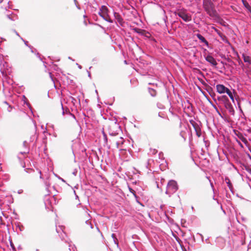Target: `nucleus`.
Returning a JSON list of instances; mask_svg holds the SVG:
<instances>
[{
  "instance_id": "15",
  "label": "nucleus",
  "mask_w": 251,
  "mask_h": 251,
  "mask_svg": "<svg viewBox=\"0 0 251 251\" xmlns=\"http://www.w3.org/2000/svg\"><path fill=\"white\" fill-rule=\"evenodd\" d=\"M238 137L244 143H247V140L246 138L245 137H244V136L242 134H239L238 135Z\"/></svg>"
},
{
  "instance_id": "19",
  "label": "nucleus",
  "mask_w": 251,
  "mask_h": 251,
  "mask_svg": "<svg viewBox=\"0 0 251 251\" xmlns=\"http://www.w3.org/2000/svg\"><path fill=\"white\" fill-rule=\"evenodd\" d=\"M129 190H130V192H131L134 196H135V192L134 190L129 188Z\"/></svg>"
},
{
  "instance_id": "27",
  "label": "nucleus",
  "mask_w": 251,
  "mask_h": 251,
  "mask_svg": "<svg viewBox=\"0 0 251 251\" xmlns=\"http://www.w3.org/2000/svg\"><path fill=\"white\" fill-rule=\"evenodd\" d=\"M206 181L207 182H208V180L207 178H206Z\"/></svg>"
},
{
  "instance_id": "9",
  "label": "nucleus",
  "mask_w": 251,
  "mask_h": 251,
  "mask_svg": "<svg viewBox=\"0 0 251 251\" xmlns=\"http://www.w3.org/2000/svg\"><path fill=\"white\" fill-rule=\"evenodd\" d=\"M206 60L213 66H215L217 64L215 59L211 55L207 56Z\"/></svg>"
},
{
  "instance_id": "26",
  "label": "nucleus",
  "mask_w": 251,
  "mask_h": 251,
  "mask_svg": "<svg viewBox=\"0 0 251 251\" xmlns=\"http://www.w3.org/2000/svg\"><path fill=\"white\" fill-rule=\"evenodd\" d=\"M217 99H218V100H220V97H217Z\"/></svg>"
},
{
  "instance_id": "10",
  "label": "nucleus",
  "mask_w": 251,
  "mask_h": 251,
  "mask_svg": "<svg viewBox=\"0 0 251 251\" xmlns=\"http://www.w3.org/2000/svg\"><path fill=\"white\" fill-rule=\"evenodd\" d=\"M114 17L116 19V20L117 21L118 23H119L120 24L122 25V24L123 23V19L122 18L120 14L118 13L115 12L114 14Z\"/></svg>"
},
{
  "instance_id": "25",
  "label": "nucleus",
  "mask_w": 251,
  "mask_h": 251,
  "mask_svg": "<svg viewBox=\"0 0 251 251\" xmlns=\"http://www.w3.org/2000/svg\"><path fill=\"white\" fill-rule=\"evenodd\" d=\"M11 247L13 249H15L14 247V245H11Z\"/></svg>"
},
{
  "instance_id": "14",
  "label": "nucleus",
  "mask_w": 251,
  "mask_h": 251,
  "mask_svg": "<svg viewBox=\"0 0 251 251\" xmlns=\"http://www.w3.org/2000/svg\"><path fill=\"white\" fill-rule=\"evenodd\" d=\"M124 141L123 138L122 137H120L119 138V140L116 141V144L117 145V147L118 148L120 145L123 144L124 143Z\"/></svg>"
},
{
  "instance_id": "4",
  "label": "nucleus",
  "mask_w": 251,
  "mask_h": 251,
  "mask_svg": "<svg viewBox=\"0 0 251 251\" xmlns=\"http://www.w3.org/2000/svg\"><path fill=\"white\" fill-rule=\"evenodd\" d=\"M108 9L106 6L103 5L100 9V12H99L100 15L105 20L110 23H112V20H111L108 14Z\"/></svg>"
},
{
  "instance_id": "24",
  "label": "nucleus",
  "mask_w": 251,
  "mask_h": 251,
  "mask_svg": "<svg viewBox=\"0 0 251 251\" xmlns=\"http://www.w3.org/2000/svg\"><path fill=\"white\" fill-rule=\"evenodd\" d=\"M238 143H239V144L241 147H243V146H242V144H241L240 142H238Z\"/></svg>"
},
{
  "instance_id": "12",
  "label": "nucleus",
  "mask_w": 251,
  "mask_h": 251,
  "mask_svg": "<svg viewBox=\"0 0 251 251\" xmlns=\"http://www.w3.org/2000/svg\"><path fill=\"white\" fill-rule=\"evenodd\" d=\"M198 39L201 41V42L205 43L206 45H208V42L206 40L204 37H203L201 34H198L197 35Z\"/></svg>"
},
{
  "instance_id": "1",
  "label": "nucleus",
  "mask_w": 251,
  "mask_h": 251,
  "mask_svg": "<svg viewBox=\"0 0 251 251\" xmlns=\"http://www.w3.org/2000/svg\"><path fill=\"white\" fill-rule=\"evenodd\" d=\"M23 57L24 60L27 63H33L39 60L37 55L33 50L28 48H26L23 53Z\"/></svg>"
},
{
  "instance_id": "28",
  "label": "nucleus",
  "mask_w": 251,
  "mask_h": 251,
  "mask_svg": "<svg viewBox=\"0 0 251 251\" xmlns=\"http://www.w3.org/2000/svg\"><path fill=\"white\" fill-rule=\"evenodd\" d=\"M220 116H221L222 118H223V116H222V115H221V114L220 115Z\"/></svg>"
},
{
  "instance_id": "23",
  "label": "nucleus",
  "mask_w": 251,
  "mask_h": 251,
  "mask_svg": "<svg viewBox=\"0 0 251 251\" xmlns=\"http://www.w3.org/2000/svg\"><path fill=\"white\" fill-rule=\"evenodd\" d=\"M215 109H216L217 112L220 114V112L218 111V108L217 107H215Z\"/></svg>"
},
{
  "instance_id": "6",
  "label": "nucleus",
  "mask_w": 251,
  "mask_h": 251,
  "mask_svg": "<svg viewBox=\"0 0 251 251\" xmlns=\"http://www.w3.org/2000/svg\"><path fill=\"white\" fill-rule=\"evenodd\" d=\"M203 6L206 11L209 12L212 9V4L210 0H203Z\"/></svg>"
},
{
  "instance_id": "20",
  "label": "nucleus",
  "mask_w": 251,
  "mask_h": 251,
  "mask_svg": "<svg viewBox=\"0 0 251 251\" xmlns=\"http://www.w3.org/2000/svg\"><path fill=\"white\" fill-rule=\"evenodd\" d=\"M102 133H103V136L104 137L105 140H107V136H106V134L104 133V132L103 131H102Z\"/></svg>"
},
{
  "instance_id": "2",
  "label": "nucleus",
  "mask_w": 251,
  "mask_h": 251,
  "mask_svg": "<svg viewBox=\"0 0 251 251\" xmlns=\"http://www.w3.org/2000/svg\"><path fill=\"white\" fill-rule=\"evenodd\" d=\"M176 14L181 18L185 22H190L192 20L191 15L187 12L186 9H178L176 12Z\"/></svg>"
},
{
  "instance_id": "5",
  "label": "nucleus",
  "mask_w": 251,
  "mask_h": 251,
  "mask_svg": "<svg viewBox=\"0 0 251 251\" xmlns=\"http://www.w3.org/2000/svg\"><path fill=\"white\" fill-rule=\"evenodd\" d=\"M226 93L228 95L230 99L234 102V95L231 90L226 87L224 85L221 84V95Z\"/></svg>"
},
{
  "instance_id": "22",
  "label": "nucleus",
  "mask_w": 251,
  "mask_h": 251,
  "mask_svg": "<svg viewBox=\"0 0 251 251\" xmlns=\"http://www.w3.org/2000/svg\"><path fill=\"white\" fill-rule=\"evenodd\" d=\"M112 237L113 238H116V236L114 234H112Z\"/></svg>"
},
{
  "instance_id": "18",
  "label": "nucleus",
  "mask_w": 251,
  "mask_h": 251,
  "mask_svg": "<svg viewBox=\"0 0 251 251\" xmlns=\"http://www.w3.org/2000/svg\"><path fill=\"white\" fill-rule=\"evenodd\" d=\"M216 88H217V92L220 93V84H217L216 85Z\"/></svg>"
},
{
  "instance_id": "8",
  "label": "nucleus",
  "mask_w": 251,
  "mask_h": 251,
  "mask_svg": "<svg viewBox=\"0 0 251 251\" xmlns=\"http://www.w3.org/2000/svg\"><path fill=\"white\" fill-rule=\"evenodd\" d=\"M223 179L224 180V182L226 184L229 189L230 191H232L233 189V186H232V183H231L230 179L226 176H225V178L224 179L223 178Z\"/></svg>"
},
{
  "instance_id": "17",
  "label": "nucleus",
  "mask_w": 251,
  "mask_h": 251,
  "mask_svg": "<svg viewBox=\"0 0 251 251\" xmlns=\"http://www.w3.org/2000/svg\"><path fill=\"white\" fill-rule=\"evenodd\" d=\"M227 100V98L226 96L225 95H221V100L226 101Z\"/></svg>"
},
{
  "instance_id": "21",
  "label": "nucleus",
  "mask_w": 251,
  "mask_h": 251,
  "mask_svg": "<svg viewBox=\"0 0 251 251\" xmlns=\"http://www.w3.org/2000/svg\"><path fill=\"white\" fill-rule=\"evenodd\" d=\"M220 38L221 39H222L223 41H225L226 42H227L228 43V42L226 40H225V39L221 35L220 36Z\"/></svg>"
},
{
  "instance_id": "13",
  "label": "nucleus",
  "mask_w": 251,
  "mask_h": 251,
  "mask_svg": "<svg viewBox=\"0 0 251 251\" xmlns=\"http://www.w3.org/2000/svg\"><path fill=\"white\" fill-rule=\"evenodd\" d=\"M225 106L227 109L229 110V111L230 113L233 114L234 112V110L232 107L230 103H228L226 102H225Z\"/></svg>"
},
{
  "instance_id": "7",
  "label": "nucleus",
  "mask_w": 251,
  "mask_h": 251,
  "mask_svg": "<svg viewBox=\"0 0 251 251\" xmlns=\"http://www.w3.org/2000/svg\"><path fill=\"white\" fill-rule=\"evenodd\" d=\"M242 57L244 62L246 63L247 65H251V57L250 56L245 53H243Z\"/></svg>"
},
{
  "instance_id": "16",
  "label": "nucleus",
  "mask_w": 251,
  "mask_h": 251,
  "mask_svg": "<svg viewBox=\"0 0 251 251\" xmlns=\"http://www.w3.org/2000/svg\"><path fill=\"white\" fill-rule=\"evenodd\" d=\"M58 109L60 112H62V114L63 115L64 114V111L63 110V107L62 103H59L58 105Z\"/></svg>"
},
{
  "instance_id": "3",
  "label": "nucleus",
  "mask_w": 251,
  "mask_h": 251,
  "mask_svg": "<svg viewBox=\"0 0 251 251\" xmlns=\"http://www.w3.org/2000/svg\"><path fill=\"white\" fill-rule=\"evenodd\" d=\"M178 189V186L176 181L171 180L168 183L166 193L168 194L174 193Z\"/></svg>"
},
{
  "instance_id": "11",
  "label": "nucleus",
  "mask_w": 251,
  "mask_h": 251,
  "mask_svg": "<svg viewBox=\"0 0 251 251\" xmlns=\"http://www.w3.org/2000/svg\"><path fill=\"white\" fill-rule=\"evenodd\" d=\"M193 126L194 127L197 135L198 137H200L201 134V129L200 127L197 124H193Z\"/></svg>"
}]
</instances>
